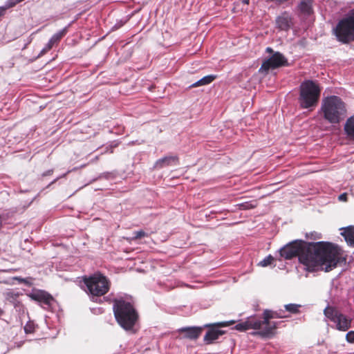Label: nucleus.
Masks as SVG:
<instances>
[{"label": "nucleus", "instance_id": "nucleus-1", "mask_svg": "<svg viewBox=\"0 0 354 354\" xmlns=\"http://www.w3.org/2000/svg\"><path fill=\"white\" fill-rule=\"evenodd\" d=\"M279 253L285 259L298 257L300 263L312 271L322 267L325 272H329L335 268L343 259L341 248L327 241L295 240L283 246Z\"/></svg>", "mask_w": 354, "mask_h": 354}, {"label": "nucleus", "instance_id": "nucleus-2", "mask_svg": "<svg viewBox=\"0 0 354 354\" xmlns=\"http://www.w3.org/2000/svg\"><path fill=\"white\" fill-rule=\"evenodd\" d=\"M321 111L324 118L331 124H339L347 115L346 104L338 96L326 97L322 101Z\"/></svg>", "mask_w": 354, "mask_h": 354}, {"label": "nucleus", "instance_id": "nucleus-3", "mask_svg": "<svg viewBox=\"0 0 354 354\" xmlns=\"http://www.w3.org/2000/svg\"><path fill=\"white\" fill-rule=\"evenodd\" d=\"M113 308L120 326L126 330H131L138 319V314L131 302L122 299H115Z\"/></svg>", "mask_w": 354, "mask_h": 354}, {"label": "nucleus", "instance_id": "nucleus-4", "mask_svg": "<svg viewBox=\"0 0 354 354\" xmlns=\"http://www.w3.org/2000/svg\"><path fill=\"white\" fill-rule=\"evenodd\" d=\"M322 89L313 80H305L300 84L298 101L302 109H314L318 104Z\"/></svg>", "mask_w": 354, "mask_h": 354}, {"label": "nucleus", "instance_id": "nucleus-5", "mask_svg": "<svg viewBox=\"0 0 354 354\" xmlns=\"http://www.w3.org/2000/svg\"><path fill=\"white\" fill-rule=\"evenodd\" d=\"M83 281L86 287V292L93 297L104 295L109 292L111 286L110 280L99 272L88 277H84Z\"/></svg>", "mask_w": 354, "mask_h": 354}, {"label": "nucleus", "instance_id": "nucleus-6", "mask_svg": "<svg viewBox=\"0 0 354 354\" xmlns=\"http://www.w3.org/2000/svg\"><path fill=\"white\" fill-rule=\"evenodd\" d=\"M288 315H283V310L273 311L266 309L263 311L262 319H260L261 330L260 336L262 337H272L276 333L277 325L279 322H272V319L286 318Z\"/></svg>", "mask_w": 354, "mask_h": 354}, {"label": "nucleus", "instance_id": "nucleus-7", "mask_svg": "<svg viewBox=\"0 0 354 354\" xmlns=\"http://www.w3.org/2000/svg\"><path fill=\"white\" fill-rule=\"evenodd\" d=\"M334 32L337 40L343 44L354 41V10L337 23Z\"/></svg>", "mask_w": 354, "mask_h": 354}, {"label": "nucleus", "instance_id": "nucleus-8", "mask_svg": "<svg viewBox=\"0 0 354 354\" xmlns=\"http://www.w3.org/2000/svg\"><path fill=\"white\" fill-rule=\"evenodd\" d=\"M288 66V59L280 52L274 53L270 57L263 60L259 70V73L268 74L270 70Z\"/></svg>", "mask_w": 354, "mask_h": 354}, {"label": "nucleus", "instance_id": "nucleus-9", "mask_svg": "<svg viewBox=\"0 0 354 354\" xmlns=\"http://www.w3.org/2000/svg\"><path fill=\"white\" fill-rule=\"evenodd\" d=\"M234 328L239 331H245L250 329L257 330V334L260 335L261 330L260 319L257 316H251L245 321L237 324Z\"/></svg>", "mask_w": 354, "mask_h": 354}, {"label": "nucleus", "instance_id": "nucleus-10", "mask_svg": "<svg viewBox=\"0 0 354 354\" xmlns=\"http://www.w3.org/2000/svg\"><path fill=\"white\" fill-rule=\"evenodd\" d=\"M294 25V19L290 13L283 12L275 19L276 28L281 31L289 30Z\"/></svg>", "mask_w": 354, "mask_h": 354}, {"label": "nucleus", "instance_id": "nucleus-11", "mask_svg": "<svg viewBox=\"0 0 354 354\" xmlns=\"http://www.w3.org/2000/svg\"><path fill=\"white\" fill-rule=\"evenodd\" d=\"M203 330V327H183L178 329V333L190 339H196Z\"/></svg>", "mask_w": 354, "mask_h": 354}, {"label": "nucleus", "instance_id": "nucleus-12", "mask_svg": "<svg viewBox=\"0 0 354 354\" xmlns=\"http://www.w3.org/2000/svg\"><path fill=\"white\" fill-rule=\"evenodd\" d=\"M29 297L35 301L42 302L45 304H50L53 301L50 295L43 290H37L29 295Z\"/></svg>", "mask_w": 354, "mask_h": 354}, {"label": "nucleus", "instance_id": "nucleus-13", "mask_svg": "<svg viewBox=\"0 0 354 354\" xmlns=\"http://www.w3.org/2000/svg\"><path fill=\"white\" fill-rule=\"evenodd\" d=\"M216 327L208 328L209 330L204 336V342L207 344H212L214 341L218 339L221 335H223L225 333V331L216 329Z\"/></svg>", "mask_w": 354, "mask_h": 354}, {"label": "nucleus", "instance_id": "nucleus-14", "mask_svg": "<svg viewBox=\"0 0 354 354\" xmlns=\"http://www.w3.org/2000/svg\"><path fill=\"white\" fill-rule=\"evenodd\" d=\"M334 323L337 324L338 330L346 331L351 328V319L339 313Z\"/></svg>", "mask_w": 354, "mask_h": 354}, {"label": "nucleus", "instance_id": "nucleus-15", "mask_svg": "<svg viewBox=\"0 0 354 354\" xmlns=\"http://www.w3.org/2000/svg\"><path fill=\"white\" fill-rule=\"evenodd\" d=\"M344 130L346 136L354 141V115L347 119Z\"/></svg>", "mask_w": 354, "mask_h": 354}, {"label": "nucleus", "instance_id": "nucleus-16", "mask_svg": "<svg viewBox=\"0 0 354 354\" xmlns=\"http://www.w3.org/2000/svg\"><path fill=\"white\" fill-rule=\"evenodd\" d=\"M343 232L341 234L344 236L346 243L351 246H354V226H348L342 228Z\"/></svg>", "mask_w": 354, "mask_h": 354}, {"label": "nucleus", "instance_id": "nucleus-17", "mask_svg": "<svg viewBox=\"0 0 354 354\" xmlns=\"http://www.w3.org/2000/svg\"><path fill=\"white\" fill-rule=\"evenodd\" d=\"M217 76L215 75H209L203 77L196 82L194 83L191 87H198L201 86L207 85L212 83L214 80L216 79Z\"/></svg>", "mask_w": 354, "mask_h": 354}, {"label": "nucleus", "instance_id": "nucleus-18", "mask_svg": "<svg viewBox=\"0 0 354 354\" xmlns=\"http://www.w3.org/2000/svg\"><path fill=\"white\" fill-rule=\"evenodd\" d=\"M312 5L313 0H301L299 8L301 12L305 15H310L313 11Z\"/></svg>", "mask_w": 354, "mask_h": 354}, {"label": "nucleus", "instance_id": "nucleus-19", "mask_svg": "<svg viewBox=\"0 0 354 354\" xmlns=\"http://www.w3.org/2000/svg\"><path fill=\"white\" fill-rule=\"evenodd\" d=\"M340 313L333 307L328 306L324 309V315L331 322H335Z\"/></svg>", "mask_w": 354, "mask_h": 354}, {"label": "nucleus", "instance_id": "nucleus-20", "mask_svg": "<svg viewBox=\"0 0 354 354\" xmlns=\"http://www.w3.org/2000/svg\"><path fill=\"white\" fill-rule=\"evenodd\" d=\"M67 30V27H65L58 32L53 35L52 37L50 39L49 41L53 45L58 43L60 41V39L66 34Z\"/></svg>", "mask_w": 354, "mask_h": 354}, {"label": "nucleus", "instance_id": "nucleus-21", "mask_svg": "<svg viewBox=\"0 0 354 354\" xmlns=\"http://www.w3.org/2000/svg\"><path fill=\"white\" fill-rule=\"evenodd\" d=\"M19 293L16 292L13 290H8L4 293L5 298L7 301H10V303H12L15 306L17 302V299L19 297Z\"/></svg>", "mask_w": 354, "mask_h": 354}, {"label": "nucleus", "instance_id": "nucleus-22", "mask_svg": "<svg viewBox=\"0 0 354 354\" xmlns=\"http://www.w3.org/2000/svg\"><path fill=\"white\" fill-rule=\"evenodd\" d=\"M234 324H235L234 320H231V321H228V322H216V323H214V324H205L204 326V328L227 327V326L233 325Z\"/></svg>", "mask_w": 354, "mask_h": 354}, {"label": "nucleus", "instance_id": "nucleus-23", "mask_svg": "<svg viewBox=\"0 0 354 354\" xmlns=\"http://www.w3.org/2000/svg\"><path fill=\"white\" fill-rule=\"evenodd\" d=\"M284 308L286 311L292 314H298L300 313L299 308H301V305L296 304H289L285 305Z\"/></svg>", "mask_w": 354, "mask_h": 354}, {"label": "nucleus", "instance_id": "nucleus-24", "mask_svg": "<svg viewBox=\"0 0 354 354\" xmlns=\"http://www.w3.org/2000/svg\"><path fill=\"white\" fill-rule=\"evenodd\" d=\"M273 261H274L273 257L270 254L268 257H266L264 259L258 263V265L261 266V267H266V266H270V264H272Z\"/></svg>", "mask_w": 354, "mask_h": 354}, {"label": "nucleus", "instance_id": "nucleus-25", "mask_svg": "<svg viewBox=\"0 0 354 354\" xmlns=\"http://www.w3.org/2000/svg\"><path fill=\"white\" fill-rule=\"evenodd\" d=\"M12 279L17 281L20 283H24L28 286H30L32 285L31 278H21L20 277H14Z\"/></svg>", "mask_w": 354, "mask_h": 354}, {"label": "nucleus", "instance_id": "nucleus-26", "mask_svg": "<svg viewBox=\"0 0 354 354\" xmlns=\"http://www.w3.org/2000/svg\"><path fill=\"white\" fill-rule=\"evenodd\" d=\"M171 161V159L169 158H164L156 161L155 164L156 168H160L166 165H169V162Z\"/></svg>", "mask_w": 354, "mask_h": 354}, {"label": "nucleus", "instance_id": "nucleus-27", "mask_svg": "<svg viewBox=\"0 0 354 354\" xmlns=\"http://www.w3.org/2000/svg\"><path fill=\"white\" fill-rule=\"evenodd\" d=\"M133 234H134V236H133L132 238L129 239L130 240L140 239H141L142 237H145V236H147V234L145 232H144L143 230H140V231L134 232Z\"/></svg>", "mask_w": 354, "mask_h": 354}, {"label": "nucleus", "instance_id": "nucleus-28", "mask_svg": "<svg viewBox=\"0 0 354 354\" xmlns=\"http://www.w3.org/2000/svg\"><path fill=\"white\" fill-rule=\"evenodd\" d=\"M23 1L24 0H8L6 3V6L4 7V8H6V10L7 8L14 7L15 5Z\"/></svg>", "mask_w": 354, "mask_h": 354}, {"label": "nucleus", "instance_id": "nucleus-29", "mask_svg": "<svg viewBox=\"0 0 354 354\" xmlns=\"http://www.w3.org/2000/svg\"><path fill=\"white\" fill-rule=\"evenodd\" d=\"M53 46V44H52L49 41L46 44V45L44 46V48L41 50L39 55H43L45 53H46L48 51H49Z\"/></svg>", "mask_w": 354, "mask_h": 354}, {"label": "nucleus", "instance_id": "nucleus-30", "mask_svg": "<svg viewBox=\"0 0 354 354\" xmlns=\"http://www.w3.org/2000/svg\"><path fill=\"white\" fill-rule=\"evenodd\" d=\"M346 339L349 343H354V331L351 330L346 335Z\"/></svg>", "mask_w": 354, "mask_h": 354}, {"label": "nucleus", "instance_id": "nucleus-31", "mask_svg": "<svg viewBox=\"0 0 354 354\" xmlns=\"http://www.w3.org/2000/svg\"><path fill=\"white\" fill-rule=\"evenodd\" d=\"M339 200L341 201H346L347 196L346 194H342L339 196Z\"/></svg>", "mask_w": 354, "mask_h": 354}, {"label": "nucleus", "instance_id": "nucleus-32", "mask_svg": "<svg viewBox=\"0 0 354 354\" xmlns=\"http://www.w3.org/2000/svg\"><path fill=\"white\" fill-rule=\"evenodd\" d=\"M266 51L267 53H272V54H273V53H274V50H273V49H272V48H270V47H268V48H266Z\"/></svg>", "mask_w": 354, "mask_h": 354}, {"label": "nucleus", "instance_id": "nucleus-33", "mask_svg": "<svg viewBox=\"0 0 354 354\" xmlns=\"http://www.w3.org/2000/svg\"><path fill=\"white\" fill-rule=\"evenodd\" d=\"M53 173V170H49L46 171L44 175H50Z\"/></svg>", "mask_w": 354, "mask_h": 354}, {"label": "nucleus", "instance_id": "nucleus-34", "mask_svg": "<svg viewBox=\"0 0 354 354\" xmlns=\"http://www.w3.org/2000/svg\"><path fill=\"white\" fill-rule=\"evenodd\" d=\"M3 313V311L2 309L0 308V316L2 315Z\"/></svg>", "mask_w": 354, "mask_h": 354}, {"label": "nucleus", "instance_id": "nucleus-35", "mask_svg": "<svg viewBox=\"0 0 354 354\" xmlns=\"http://www.w3.org/2000/svg\"><path fill=\"white\" fill-rule=\"evenodd\" d=\"M244 2L246 3H248L249 0H245Z\"/></svg>", "mask_w": 354, "mask_h": 354}]
</instances>
